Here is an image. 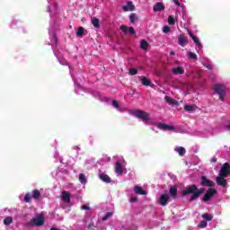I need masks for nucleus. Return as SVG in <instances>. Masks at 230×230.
Wrapping results in <instances>:
<instances>
[{
  "label": "nucleus",
  "mask_w": 230,
  "mask_h": 230,
  "mask_svg": "<svg viewBox=\"0 0 230 230\" xmlns=\"http://www.w3.org/2000/svg\"><path fill=\"white\" fill-rule=\"evenodd\" d=\"M215 92H216L217 94H218L219 100H221V102H224V97L226 96V85H224V84H216Z\"/></svg>",
  "instance_id": "nucleus-6"
},
{
  "label": "nucleus",
  "mask_w": 230,
  "mask_h": 230,
  "mask_svg": "<svg viewBox=\"0 0 230 230\" xmlns=\"http://www.w3.org/2000/svg\"><path fill=\"white\" fill-rule=\"evenodd\" d=\"M93 226H94L93 224H90L89 226H88L89 229H91V227H93Z\"/></svg>",
  "instance_id": "nucleus-54"
},
{
  "label": "nucleus",
  "mask_w": 230,
  "mask_h": 230,
  "mask_svg": "<svg viewBox=\"0 0 230 230\" xmlns=\"http://www.w3.org/2000/svg\"><path fill=\"white\" fill-rule=\"evenodd\" d=\"M91 22L94 28H100V20L96 17H93Z\"/></svg>",
  "instance_id": "nucleus-27"
},
{
  "label": "nucleus",
  "mask_w": 230,
  "mask_h": 230,
  "mask_svg": "<svg viewBox=\"0 0 230 230\" xmlns=\"http://www.w3.org/2000/svg\"><path fill=\"white\" fill-rule=\"evenodd\" d=\"M172 1H173V3H175V4L177 6H181V3H179V1H177V0H172Z\"/></svg>",
  "instance_id": "nucleus-48"
},
{
  "label": "nucleus",
  "mask_w": 230,
  "mask_h": 230,
  "mask_svg": "<svg viewBox=\"0 0 230 230\" xmlns=\"http://www.w3.org/2000/svg\"><path fill=\"white\" fill-rule=\"evenodd\" d=\"M77 37H82L84 35V27H80L76 31Z\"/></svg>",
  "instance_id": "nucleus-40"
},
{
  "label": "nucleus",
  "mask_w": 230,
  "mask_h": 230,
  "mask_svg": "<svg viewBox=\"0 0 230 230\" xmlns=\"http://www.w3.org/2000/svg\"><path fill=\"white\" fill-rule=\"evenodd\" d=\"M219 175H221V177H229L230 175V165L229 163H225L220 171H219Z\"/></svg>",
  "instance_id": "nucleus-7"
},
{
  "label": "nucleus",
  "mask_w": 230,
  "mask_h": 230,
  "mask_svg": "<svg viewBox=\"0 0 230 230\" xmlns=\"http://www.w3.org/2000/svg\"><path fill=\"white\" fill-rule=\"evenodd\" d=\"M81 209H84V210H85V211H89V209H91V208H90L89 206H87V205H83V206L81 207Z\"/></svg>",
  "instance_id": "nucleus-45"
},
{
  "label": "nucleus",
  "mask_w": 230,
  "mask_h": 230,
  "mask_svg": "<svg viewBox=\"0 0 230 230\" xmlns=\"http://www.w3.org/2000/svg\"><path fill=\"white\" fill-rule=\"evenodd\" d=\"M173 55H175V52H173V51L170 52L171 57H173Z\"/></svg>",
  "instance_id": "nucleus-51"
},
{
  "label": "nucleus",
  "mask_w": 230,
  "mask_h": 230,
  "mask_svg": "<svg viewBox=\"0 0 230 230\" xmlns=\"http://www.w3.org/2000/svg\"><path fill=\"white\" fill-rule=\"evenodd\" d=\"M189 40H188V38L182 34H181L179 37H178V43L180 44V46H186L189 44Z\"/></svg>",
  "instance_id": "nucleus-16"
},
{
  "label": "nucleus",
  "mask_w": 230,
  "mask_h": 230,
  "mask_svg": "<svg viewBox=\"0 0 230 230\" xmlns=\"http://www.w3.org/2000/svg\"><path fill=\"white\" fill-rule=\"evenodd\" d=\"M202 193H204V189L201 188L199 190L197 185H190L182 191V195H192L190 200H196V199H199Z\"/></svg>",
  "instance_id": "nucleus-1"
},
{
  "label": "nucleus",
  "mask_w": 230,
  "mask_h": 230,
  "mask_svg": "<svg viewBox=\"0 0 230 230\" xmlns=\"http://www.w3.org/2000/svg\"><path fill=\"white\" fill-rule=\"evenodd\" d=\"M141 82L144 85H150V81L146 77H142Z\"/></svg>",
  "instance_id": "nucleus-38"
},
{
  "label": "nucleus",
  "mask_w": 230,
  "mask_h": 230,
  "mask_svg": "<svg viewBox=\"0 0 230 230\" xmlns=\"http://www.w3.org/2000/svg\"><path fill=\"white\" fill-rule=\"evenodd\" d=\"M202 217L205 218V220H208V222H211V220H213V216L209 214H203Z\"/></svg>",
  "instance_id": "nucleus-36"
},
{
  "label": "nucleus",
  "mask_w": 230,
  "mask_h": 230,
  "mask_svg": "<svg viewBox=\"0 0 230 230\" xmlns=\"http://www.w3.org/2000/svg\"><path fill=\"white\" fill-rule=\"evenodd\" d=\"M54 10H57V5H54Z\"/></svg>",
  "instance_id": "nucleus-55"
},
{
  "label": "nucleus",
  "mask_w": 230,
  "mask_h": 230,
  "mask_svg": "<svg viewBox=\"0 0 230 230\" xmlns=\"http://www.w3.org/2000/svg\"><path fill=\"white\" fill-rule=\"evenodd\" d=\"M134 192L137 194V195H146V191H145L143 190V187L139 186V185H137L135 186L134 188Z\"/></svg>",
  "instance_id": "nucleus-20"
},
{
  "label": "nucleus",
  "mask_w": 230,
  "mask_h": 230,
  "mask_svg": "<svg viewBox=\"0 0 230 230\" xmlns=\"http://www.w3.org/2000/svg\"><path fill=\"white\" fill-rule=\"evenodd\" d=\"M75 89H78V87H80V84H77L76 83H75Z\"/></svg>",
  "instance_id": "nucleus-50"
},
{
  "label": "nucleus",
  "mask_w": 230,
  "mask_h": 230,
  "mask_svg": "<svg viewBox=\"0 0 230 230\" xmlns=\"http://www.w3.org/2000/svg\"><path fill=\"white\" fill-rule=\"evenodd\" d=\"M51 0H48L49 3H50Z\"/></svg>",
  "instance_id": "nucleus-56"
},
{
  "label": "nucleus",
  "mask_w": 230,
  "mask_h": 230,
  "mask_svg": "<svg viewBox=\"0 0 230 230\" xmlns=\"http://www.w3.org/2000/svg\"><path fill=\"white\" fill-rule=\"evenodd\" d=\"M226 176H222L219 174V176L217 177V184L218 186H223V188H226L227 186V181L225 179Z\"/></svg>",
  "instance_id": "nucleus-13"
},
{
  "label": "nucleus",
  "mask_w": 230,
  "mask_h": 230,
  "mask_svg": "<svg viewBox=\"0 0 230 230\" xmlns=\"http://www.w3.org/2000/svg\"><path fill=\"white\" fill-rule=\"evenodd\" d=\"M203 66L207 67V69H209V70L213 69V66L209 63H204Z\"/></svg>",
  "instance_id": "nucleus-44"
},
{
  "label": "nucleus",
  "mask_w": 230,
  "mask_h": 230,
  "mask_svg": "<svg viewBox=\"0 0 230 230\" xmlns=\"http://www.w3.org/2000/svg\"><path fill=\"white\" fill-rule=\"evenodd\" d=\"M157 128L160 130H164L165 132H181V128L179 126L173 127L172 125H166L164 123H158L156 124Z\"/></svg>",
  "instance_id": "nucleus-4"
},
{
  "label": "nucleus",
  "mask_w": 230,
  "mask_h": 230,
  "mask_svg": "<svg viewBox=\"0 0 230 230\" xmlns=\"http://www.w3.org/2000/svg\"><path fill=\"white\" fill-rule=\"evenodd\" d=\"M49 35L50 37V40H52L54 44H57V36L55 35V31L49 30Z\"/></svg>",
  "instance_id": "nucleus-26"
},
{
  "label": "nucleus",
  "mask_w": 230,
  "mask_h": 230,
  "mask_svg": "<svg viewBox=\"0 0 230 230\" xmlns=\"http://www.w3.org/2000/svg\"><path fill=\"white\" fill-rule=\"evenodd\" d=\"M168 200H170V195L168 194H163L158 202L161 206H166V204H168Z\"/></svg>",
  "instance_id": "nucleus-15"
},
{
  "label": "nucleus",
  "mask_w": 230,
  "mask_h": 230,
  "mask_svg": "<svg viewBox=\"0 0 230 230\" xmlns=\"http://www.w3.org/2000/svg\"><path fill=\"white\" fill-rule=\"evenodd\" d=\"M73 148H74V150H80V147H78V146H74Z\"/></svg>",
  "instance_id": "nucleus-52"
},
{
  "label": "nucleus",
  "mask_w": 230,
  "mask_h": 230,
  "mask_svg": "<svg viewBox=\"0 0 230 230\" xmlns=\"http://www.w3.org/2000/svg\"><path fill=\"white\" fill-rule=\"evenodd\" d=\"M99 179H101V181H102L103 182H111V177H109V175L105 173L99 174Z\"/></svg>",
  "instance_id": "nucleus-23"
},
{
  "label": "nucleus",
  "mask_w": 230,
  "mask_h": 230,
  "mask_svg": "<svg viewBox=\"0 0 230 230\" xmlns=\"http://www.w3.org/2000/svg\"><path fill=\"white\" fill-rule=\"evenodd\" d=\"M190 60H197L198 57H197V54L193 53V52H188L187 53Z\"/></svg>",
  "instance_id": "nucleus-31"
},
{
  "label": "nucleus",
  "mask_w": 230,
  "mask_h": 230,
  "mask_svg": "<svg viewBox=\"0 0 230 230\" xmlns=\"http://www.w3.org/2000/svg\"><path fill=\"white\" fill-rule=\"evenodd\" d=\"M212 163H217V156H214V157L212 158Z\"/></svg>",
  "instance_id": "nucleus-49"
},
{
  "label": "nucleus",
  "mask_w": 230,
  "mask_h": 230,
  "mask_svg": "<svg viewBox=\"0 0 230 230\" xmlns=\"http://www.w3.org/2000/svg\"><path fill=\"white\" fill-rule=\"evenodd\" d=\"M169 193H170V195H172V199H177V188L172 187L169 190Z\"/></svg>",
  "instance_id": "nucleus-28"
},
{
  "label": "nucleus",
  "mask_w": 230,
  "mask_h": 230,
  "mask_svg": "<svg viewBox=\"0 0 230 230\" xmlns=\"http://www.w3.org/2000/svg\"><path fill=\"white\" fill-rule=\"evenodd\" d=\"M24 200L25 202H30V200H31V194L27 193L24 197Z\"/></svg>",
  "instance_id": "nucleus-42"
},
{
  "label": "nucleus",
  "mask_w": 230,
  "mask_h": 230,
  "mask_svg": "<svg viewBox=\"0 0 230 230\" xmlns=\"http://www.w3.org/2000/svg\"><path fill=\"white\" fill-rule=\"evenodd\" d=\"M208 226V221L203 220L199 223V227H200L201 229H204V227Z\"/></svg>",
  "instance_id": "nucleus-39"
},
{
  "label": "nucleus",
  "mask_w": 230,
  "mask_h": 230,
  "mask_svg": "<svg viewBox=\"0 0 230 230\" xmlns=\"http://www.w3.org/2000/svg\"><path fill=\"white\" fill-rule=\"evenodd\" d=\"M120 30L125 35H127L128 33H129V35H136V30H134V27L128 28V26L127 25H121Z\"/></svg>",
  "instance_id": "nucleus-9"
},
{
  "label": "nucleus",
  "mask_w": 230,
  "mask_h": 230,
  "mask_svg": "<svg viewBox=\"0 0 230 230\" xmlns=\"http://www.w3.org/2000/svg\"><path fill=\"white\" fill-rule=\"evenodd\" d=\"M61 200L65 202V204H69V202H71V193L67 190L62 191Z\"/></svg>",
  "instance_id": "nucleus-10"
},
{
  "label": "nucleus",
  "mask_w": 230,
  "mask_h": 230,
  "mask_svg": "<svg viewBox=\"0 0 230 230\" xmlns=\"http://www.w3.org/2000/svg\"><path fill=\"white\" fill-rule=\"evenodd\" d=\"M188 33H189L190 37L192 39L193 42L198 47V49H202V43H200V40H199V38L197 36L193 35V33L191 31H188Z\"/></svg>",
  "instance_id": "nucleus-11"
},
{
  "label": "nucleus",
  "mask_w": 230,
  "mask_h": 230,
  "mask_svg": "<svg viewBox=\"0 0 230 230\" xmlns=\"http://www.w3.org/2000/svg\"><path fill=\"white\" fill-rule=\"evenodd\" d=\"M163 31H164V33H168V32L170 31V27L164 26V27L163 28Z\"/></svg>",
  "instance_id": "nucleus-46"
},
{
  "label": "nucleus",
  "mask_w": 230,
  "mask_h": 230,
  "mask_svg": "<svg viewBox=\"0 0 230 230\" xmlns=\"http://www.w3.org/2000/svg\"><path fill=\"white\" fill-rule=\"evenodd\" d=\"M216 193H217V190L212 189V188L208 189L207 190V192L205 193L203 201L208 202V200H211V199H213V197H215Z\"/></svg>",
  "instance_id": "nucleus-8"
},
{
  "label": "nucleus",
  "mask_w": 230,
  "mask_h": 230,
  "mask_svg": "<svg viewBox=\"0 0 230 230\" xmlns=\"http://www.w3.org/2000/svg\"><path fill=\"white\" fill-rule=\"evenodd\" d=\"M79 181H80L81 184H87V177H85V174L80 173Z\"/></svg>",
  "instance_id": "nucleus-29"
},
{
  "label": "nucleus",
  "mask_w": 230,
  "mask_h": 230,
  "mask_svg": "<svg viewBox=\"0 0 230 230\" xmlns=\"http://www.w3.org/2000/svg\"><path fill=\"white\" fill-rule=\"evenodd\" d=\"M168 23H169L171 26H173V24H175V19H173V17H172V16H169V17H168Z\"/></svg>",
  "instance_id": "nucleus-41"
},
{
  "label": "nucleus",
  "mask_w": 230,
  "mask_h": 230,
  "mask_svg": "<svg viewBox=\"0 0 230 230\" xmlns=\"http://www.w3.org/2000/svg\"><path fill=\"white\" fill-rule=\"evenodd\" d=\"M154 12H162V10H164V5L162 3H157L153 7Z\"/></svg>",
  "instance_id": "nucleus-24"
},
{
  "label": "nucleus",
  "mask_w": 230,
  "mask_h": 230,
  "mask_svg": "<svg viewBox=\"0 0 230 230\" xmlns=\"http://www.w3.org/2000/svg\"><path fill=\"white\" fill-rule=\"evenodd\" d=\"M133 115H135L136 118H138L139 119H142L143 122L146 123V125H150L152 121L150 120V115L143 111L141 110H136L132 112Z\"/></svg>",
  "instance_id": "nucleus-2"
},
{
  "label": "nucleus",
  "mask_w": 230,
  "mask_h": 230,
  "mask_svg": "<svg viewBox=\"0 0 230 230\" xmlns=\"http://www.w3.org/2000/svg\"><path fill=\"white\" fill-rule=\"evenodd\" d=\"M174 75H184V68L182 66H177L172 69Z\"/></svg>",
  "instance_id": "nucleus-21"
},
{
  "label": "nucleus",
  "mask_w": 230,
  "mask_h": 230,
  "mask_svg": "<svg viewBox=\"0 0 230 230\" xmlns=\"http://www.w3.org/2000/svg\"><path fill=\"white\" fill-rule=\"evenodd\" d=\"M113 215H114V212H107L106 215H105V217H103L102 218V220L103 222H105V220H109V218H111V217H112Z\"/></svg>",
  "instance_id": "nucleus-32"
},
{
  "label": "nucleus",
  "mask_w": 230,
  "mask_h": 230,
  "mask_svg": "<svg viewBox=\"0 0 230 230\" xmlns=\"http://www.w3.org/2000/svg\"><path fill=\"white\" fill-rule=\"evenodd\" d=\"M12 222H13V218H12V217H7L4 219V226H10Z\"/></svg>",
  "instance_id": "nucleus-30"
},
{
  "label": "nucleus",
  "mask_w": 230,
  "mask_h": 230,
  "mask_svg": "<svg viewBox=\"0 0 230 230\" xmlns=\"http://www.w3.org/2000/svg\"><path fill=\"white\" fill-rule=\"evenodd\" d=\"M174 150L177 152V154H179V155H181V157L186 154V149L182 146H177L174 148Z\"/></svg>",
  "instance_id": "nucleus-25"
},
{
  "label": "nucleus",
  "mask_w": 230,
  "mask_h": 230,
  "mask_svg": "<svg viewBox=\"0 0 230 230\" xmlns=\"http://www.w3.org/2000/svg\"><path fill=\"white\" fill-rule=\"evenodd\" d=\"M49 12H51V5H48Z\"/></svg>",
  "instance_id": "nucleus-53"
},
{
  "label": "nucleus",
  "mask_w": 230,
  "mask_h": 230,
  "mask_svg": "<svg viewBox=\"0 0 230 230\" xmlns=\"http://www.w3.org/2000/svg\"><path fill=\"white\" fill-rule=\"evenodd\" d=\"M184 111H186L187 112H191V111H195V106L185 105Z\"/></svg>",
  "instance_id": "nucleus-33"
},
{
  "label": "nucleus",
  "mask_w": 230,
  "mask_h": 230,
  "mask_svg": "<svg viewBox=\"0 0 230 230\" xmlns=\"http://www.w3.org/2000/svg\"><path fill=\"white\" fill-rule=\"evenodd\" d=\"M129 75H137V69L130 68L129 69Z\"/></svg>",
  "instance_id": "nucleus-43"
},
{
  "label": "nucleus",
  "mask_w": 230,
  "mask_h": 230,
  "mask_svg": "<svg viewBox=\"0 0 230 230\" xmlns=\"http://www.w3.org/2000/svg\"><path fill=\"white\" fill-rule=\"evenodd\" d=\"M127 162H125V159L120 158L119 159L115 164V172L117 175H123L125 172L127 171Z\"/></svg>",
  "instance_id": "nucleus-3"
},
{
  "label": "nucleus",
  "mask_w": 230,
  "mask_h": 230,
  "mask_svg": "<svg viewBox=\"0 0 230 230\" xmlns=\"http://www.w3.org/2000/svg\"><path fill=\"white\" fill-rule=\"evenodd\" d=\"M201 186H208V188H213L215 186V182L211 180L208 179L206 176L201 177Z\"/></svg>",
  "instance_id": "nucleus-12"
},
{
  "label": "nucleus",
  "mask_w": 230,
  "mask_h": 230,
  "mask_svg": "<svg viewBox=\"0 0 230 230\" xmlns=\"http://www.w3.org/2000/svg\"><path fill=\"white\" fill-rule=\"evenodd\" d=\"M129 21H130V22H132V23H135L136 21H137V16L136 15V13H131V14L129 15Z\"/></svg>",
  "instance_id": "nucleus-34"
},
{
  "label": "nucleus",
  "mask_w": 230,
  "mask_h": 230,
  "mask_svg": "<svg viewBox=\"0 0 230 230\" xmlns=\"http://www.w3.org/2000/svg\"><path fill=\"white\" fill-rule=\"evenodd\" d=\"M32 197L33 199H39V197H40V192L38 190H35L32 191Z\"/></svg>",
  "instance_id": "nucleus-37"
},
{
  "label": "nucleus",
  "mask_w": 230,
  "mask_h": 230,
  "mask_svg": "<svg viewBox=\"0 0 230 230\" xmlns=\"http://www.w3.org/2000/svg\"><path fill=\"white\" fill-rule=\"evenodd\" d=\"M55 57H57V58H58L59 64H61V66H68L69 71L71 74V66H69V63H67L66 61V59L60 56V54H55Z\"/></svg>",
  "instance_id": "nucleus-17"
},
{
  "label": "nucleus",
  "mask_w": 230,
  "mask_h": 230,
  "mask_svg": "<svg viewBox=\"0 0 230 230\" xmlns=\"http://www.w3.org/2000/svg\"><path fill=\"white\" fill-rule=\"evenodd\" d=\"M122 10H124V12H134L136 10V6L132 1H128L126 5L122 6Z\"/></svg>",
  "instance_id": "nucleus-14"
},
{
  "label": "nucleus",
  "mask_w": 230,
  "mask_h": 230,
  "mask_svg": "<svg viewBox=\"0 0 230 230\" xmlns=\"http://www.w3.org/2000/svg\"><path fill=\"white\" fill-rule=\"evenodd\" d=\"M29 226H44V216H42L41 214L36 215V217H33L29 222Z\"/></svg>",
  "instance_id": "nucleus-5"
},
{
  "label": "nucleus",
  "mask_w": 230,
  "mask_h": 230,
  "mask_svg": "<svg viewBox=\"0 0 230 230\" xmlns=\"http://www.w3.org/2000/svg\"><path fill=\"white\" fill-rule=\"evenodd\" d=\"M164 100L166 102V103H168L169 105H179V102H177V101L172 99V97L169 96H165Z\"/></svg>",
  "instance_id": "nucleus-22"
},
{
  "label": "nucleus",
  "mask_w": 230,
  "mask_h": 230,
  "mask_svg": "<svg viewBox=\"0 0 230 230\" xmlns=\"http://www.w3.org/2000/svg\"><path fill=\"white\" fill-rule=\"evenodd\" d=\"M111 105H112V107L117 109V111H119L120 112H122V111H125V106H123V104H119V102H118V101H113L111 102Z\"/></svg>",
  "instance_id": "nucleus-19"
},
{
  "label": "nucleus",
  "mask_w": 230,
  "mask_h": 230,
  "mask_svg": "<svg viewBox=\"0 0 230 230\" xmlns=\"http://www.w3.org/2000/svg\"><path fill=\"white\" fill-rule=\"evenodd\" d=\"M140 49L147 51V49H150V43H148V41H146V40H142L140 41Z\"/></svg>",
  "instance_id": "nucleus-18"
},
{
  "label": "nucleus",
  "mask_w": 230,
  "mask_h": 230,
  "mask_svg": "<svg viewBox=\"0 0 230 230\" xmlns=\"http://www.w3.org/2000/svg\"><path fill=\"white\" fill-rule=\"evenodd\" d=\"M222 125H223L224 128H226V130H230V121L229 120H225Z\"/></svg>",
  "instance_id": "nucleus-35"
},
{
  "label": "nucleus",
  "mask_w": 230,
  "mask_h": 230,
  "mask_svg": "<svg viewBox=\"0 0 230 230\" xmlns=\"http://www.w3.org/2000/svg\"><path fill=\"white\" fill-rule=\"evenodd\" d=\"M130 202H137V197L131 198Z\"/></svg>",
  "instance_id": "nucleus-47"
}]
</instances>
